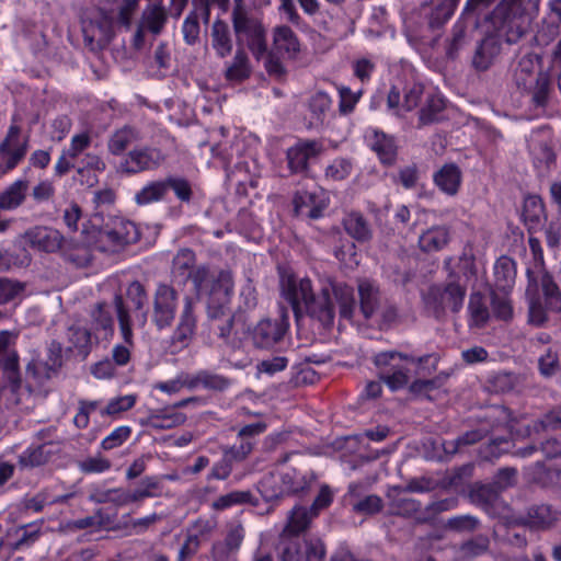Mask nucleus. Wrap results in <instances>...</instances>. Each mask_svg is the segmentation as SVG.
Here are the masks:
<instances>
[{"label": "nucleus", "mask_w": 561, "mask_h": 561, "mask_svg": "<svg viewBox=\"0 0 561 561\" xmlns=\"http://www.w3.org/2000/svg\"><path fill=\"white\" fill-rule=\"evenodd\" d=\"M540 62V57L535 54H526L523 56L514 70V82L518 89L530 91L538 72L536 66Z\"/></svg>", "instance_id": "obj_25"}, {"label": "nucleus", "mask_w": 561, "mask_h": 561, "mask_svg": "<svg viewBox=\"0 0 561 561\" xmlns=\"http://www.w3.org/2000/svg\"><path fill=\"white\" fill-rule=\"evenodd\" d=\"M450 241V229L435 226L424 231L419 238V247L425 253L443 250Z\"/></svg>", "instance_id": "obj_28"}, {"label": "nucleus", "mask_w": 561, "mask_h": 561, "mask_svg": "<svg viewBox=\"0 0 561 561\" xmlns=\"http://www.w3.org/2000/svg\"><path fill=\"white\" fill-rule=\"evenodd\" d=\"M167 192L172 190L175 196L183 203H190L193 196V191L190 182L184 178L168 176L164 179Z\"/></svg>", "instance_id": "obj_58"}, {"label": "nucleus", "mask_w": 561, "mask_h": 561, "mask_svg": "<svg viewBox=\"0 0 561 561\" xmlns=\"http://www.w3.org/2000/svg\"><path fill=\"white\" fill-rule=\"evenodd\" d=\"M96 248L102 252H118L139 239L138 229L129 220L114 217L103 226L93 227Z\"/></svg>", "instance_id": "obj_6"}, {"label": "nucleus", "mask_w": 561, "mask_h": 561, "mask_svg": "<svg viewBox=\"0 0 561 561\" xmlns=\"http://www.w3.org/2000/svg\"><path fill=\"white\" fill-rule=\"evenodd\" d=\"M345 232L359 243L371 240L373 230L368 220L357 211L348 213L342 220Z\"/></svg>", "instance_id": "obj_27"}, {"label": "nucleus", "mask_w": 561, "mask_h": 561, "mask_svg": "<svg viewBox=\"0 0 561 561\" xmlns=\"http://www.w3.org/2000/svg\"><path fill=\"white\" fill-rule=\"evenodd\" d=\"M402 485H396L387 492L390 513L405 518H413L417 524V517L422 515V504L419 500L409 497Z\"/></svg>", "instance_id": "obj_16"}, {"label": "nucleus", "mask_w": 561, "mask_h": 561, "mask_svg": "<svg viewBox=\"0 0 561 561\" xmlns=\"http://www.w3.org/2000/svg\"><path fill=\"white\" fill-rule=\"evenodd\" d=\"M232 30L237 45L244 47V42L253 56L259 60L267 51L266 30L262 20L249 8L231 11Z\"/></svg>", "instance_id": "obj_3"}, {"label": "nucleus", "mask_w": 561, "mask_h": 561, "mask_svg": "<svg viewBox=\"0 0 561 561\" xmlns=\"http://www.w3.org/2000/svg\"><path fill=\"white\" fill-rule=\"evenodd\" d=\"M233 289V280L230 272L221 271L218 274V282L210 290L207 304V318L209 324L218 322L227 314H234L228 307L229 297Z\"/></svg>", "instance_id": "obj_11"}, {"label": "nucleus", "mask_w": 561, "mask_h": 561, "mask_svg": "<svg viewBox=\"0 0 561 561\" xmlns=\"http://www.w3.org/2000/svg\"><path fill=\"white\" fill-rule=\"evenodd\" d=\"M523 217L528 233H538L547 222L542 199L538 195L527 196L524 201Z\"/></svg>", "instance_id": "obj_20"}, {"label": "nucleus", "mask_w": 561, "mask_h": 561, "mask_svg": "<svg viewBox=\"0 0 561 561\" xmlns=\"http://www.w3.org/2000/svg\"><path fill=\"white\" fill-rule=\"evenodd\" d=\"M211 46L219 58H226L232 51V38L228 24L217 19L211 25Z\"/></svg>", "instance_id": "obj_32"}, {"label": "nucleus", "mask_w": 561, "mask_h": 561, "mask_svg": "<svg viewBox=\"0 0 561 561\" xmlns=\"http://www.w3.org/2000/svg\"><path fill=\"white\" fill-rule=\"evenodd\" d=\"M359 311L368 320L381 306V293L379 286L369 279H358L357 282Z\"/></svg>", "instance_id": "obj_18"}, {"label": "nucleus", "mask_w": 561, "mask_h": 561, "mask_svg": "<svg viewBox=\"0 0 561 561\" xmlns=\"http://www.w3.org/2000/svg\"><path fill=\"white\" fill-rule=\"evenodd\" d=\"M198 386L209 390L222 391L230 386V380L225 376L203 370L187 382L188 388H196Z\"/></svg>", "instance_id": "obj_42"}, {"label": "nucleus", "mask_w": 561, "mask_h": 561, "mask_svg": "<svg viewBox=\"0 0 561 561\" xmlns=\"http://www.w3.org/2000/svg\"><path fill=\"white\" fill-rule=\"evenodd\" d=\"M140 139L139 131L129 125L116 129L107 140V150L113 156H121L128 147Z\"/></svg>", "instance_id": "obj_31"}, {"label": "nucleus", "mask_w": 561, "mask_h": 561, "mask_svg": "<svg viewBox=\"0 0 561 561\" xmlns=\"http://www.w3.org/2000/svg\"><path fill=\"white\" fill-rule=\"evenodd\" d=\"M459 0H431L427 14L428 26L432 30L443 26L453 15Z\"/></svg>", "instance_id": "obj_37"}, {"label": "nucleus", "mask_w": 561, "mask_h": 561, "mask_svg": "<svg viewBox=\"0 0 561 561\" xmlns=\"http://www.w3.org/2000/svg\"><path fill=\"white\" fill-rule=\"evenodd\" d=\"M467 295V287L458 280L446 278L430 286L422 295L425 312L436 320H445L447 313H458Z\"/></svg>", "instance_id": "obj_2"}, {"label": "nucleus", "mask_w": 561, "mask_h": 561, "mask_svg": "<svg viewBox=\"0 0 561 561\" xmlns=\"http://www.w3.org/2000/svg\"><path fill=\"white\" fill-rule=\"evenodd\" d=\"M62 346L61 343L53 341L48 346L46 360L32 359L25 368L26 388L32 391L30 379L35 386H43L47 380L57 376L62 366Z\"/></svg>", "instance_id": "obj_9"}, {"label": "nucleus", "mask_w": 561, "mask_h": 561, "mask_svg": "<svg viewBox=\"0 0 561 561\" xmlns=\"http://www.w3.org/2000/svg\"><path fill=\"white\" fill-rule=\"evenodd\" d=\"M51 456V451L47 450V445L43 444L35 448H28L19 457V463L22 467H38L46 463Z\"/></svg>", "instance_id": "obj_55"}, {"label": "nucleus", "mask_w": 561, "mask_h": 561, "mask_svg": "<svg viewBox=\"0 0 561 561\" xmlns=\"http://www.w3.org/2000/svg\"><path fill=\"white\" fill-rule=\"evenodd\" d=\"M282 466L280 482L288 496L307 492L316 480V474L309 461L297 453L286 454L276 461Z\"/></svg>", "instance_id": "obj_5"}, {"label": "nucleus", "mask_w": 561, "mask_h": 561, "mask_svg": "<svg viewBox=\"0 0 561 561\" xmlns=\"http://www.w3.org/2000/svg\"><path fill=\"white\" fill-rule=\"evenodd\" d=\"M234 314H227L225 319L209 324L213 331L224 344L231 351H237L241 347V340L233 335Z\"/></svg>", "instance_id": "obj_38"}, {"label": "nucleus", "mask_w": 561, "mask_h": 561, "mask_svg": "<svg viewBox=\"0 0 561 561\" xmlns=\"http://www.w3.org/2000/svg\"><path fill=\"white\" fill-rule=\"evenodd\" d=\"M178 299L179 293L173 286L158 284L152 301V321L158 329L171 327L178 309Z\"/></svg>", "instance_id": "obj_12"}, {"label": "nucleus", "mask_w": 561, "mask_h": 561, "mask_svg": "<svg viewBox=\"0 0 561 561\" xmlns=\"http://www.w3.org/2000/svg\"><path fill=\"white\" fill-rule=\"evenodd\" d=\"M551 91L550 76L547 72L539 71L530 89L533 102L536 106L543 107L548 104Z\"/></svg>", "instance_id": "obj_50"}, {"label": "nucleus", "mask_w": 561, "mask_h": 561, "mask_svg": "<svg viewBox=\"0 0 561 561\" xmlns=\"http://www.w3.org/2000/svg\"><path fill=\"white\" fill-rule=\"evenodd\" d=\"M186 421L184 413L176 411H160L149 416V423L154 428L169 430L182 425Z\"/></svg>", "instance_id": "obj_52"}, {"label": "nucleus", "mask_w": 561, "mask_h": 561, "mask_svg": "<svg viewBox=\"0 0 561 561\" xmlns=\"http://www.w3.org/2000/svg\"><path fill=\"white\" fill-rule=\"evenodd\" d=\"M323 151L322 145L317 140H300L287 150L286 158L291 173L308 171L309 161L317 159Z\"/></svg>", "instance_id": "obj_15"}, {"label": "nucleus", "mask_w": 561, "mask_h": 561, "mask_svg": "<svg viewBox=\"0 0 561 561\" xmlns=\"http://www.w3.org/2000/svg\"><path fill=\"white\" fill-rule=\"evenodd\" d=\"M457 504L456 497L433 501L423 508L422 515L417 517V524H433L439 514L455 508Z\"/></svg>", "instance_id": "obj_43"}, {"label": "nucleus", "mask_w": 561, "mask_h": 561, "mask_svg": "<svg viewBox=\"0 0 561 561\" xmlns=\"http://www.w3.org/2000/svg\"><path fill=\"white\" fill-rule=\"evenodd\" d=\"M168 18V10L163 5V1H156L145 8L140 23L147 32L158 36L164 30Z\"/></svg>", "instance_id": "obj_23"}, {"label": "nucleus", "mask_w": 561, "mask_h": 561, "mask_svg": "<svg viewBox=\"0 0 561 561\" xmlns=\"http://www.w3.org/2000/svg\"><path fill=\"white\" fill-rule=\"evenodd\" d=\"M445 270L448 272L447 278L450 280H458L468 288V283L476 278L477 266L474 255L469 252H463L458 260L456 266H451V259L444 262Z\"/></svg>", "instance_id": "obj_22"}, {"label": "nucleus", "mask_w": 561, "mask_h": 561, "mask_svg": "<svg viewBox=\"0 0 561 561\" xmlns=\"http://www.w3.org/2000/svg\"><path fill=\"white\" fill-rule=\"evenodd\" d=\"M492 24L506 32V41L516 43L528 30L529 18L522 0H502L491 12Z\"/></svg>", "instance_id": "obj_7"}, {"label": "nucleus", "mask_w": 561, "mask_h": 561, "mask_svg": "<svg viewBox=\"0 0 561 561\" xmlns=\"http://www.w3.org/2000/svg\"><path fill=\"white\" fill-rule=\"evenodd\" d=\"M251 76V65L243 46H238L231 64L225 70L228 81L241 82Z\"/></svg>", "instance_id": "obj_36"}, {"label": "nucleus", "mask_w": 561, "mask_h": 561, "mask_svg": "<svg viewBox=\"0 0 561 561\" xmlns=\"http://www.w3.org/2000/svg\"><path fill=\"white\" fill-rule=\"evenodd\" d=\"M259 491L267 502L288 496L280 482V470L265 474L259 482Z\"/></svg>", "instance_id": "obj_40"}, {"label": "nucleus", "mask_w": 561, "mask_h": 561, "mask_svg": "<svg viewBox=\"0 0 561 561\" xmlns=\"http://www.w3.org/2000/svg\"><path fill=\"white\" fill-rule=\"evenodd\" d=\"M314 517L309 508L295 506L289 512L287 523L280 533V540L294 539L307 531Z\"/></svg>", "instance_id": "obj_19"}, {"label": "nucleus", "mask_w": 561, "mask_h": 561, "mask_svg": "<svg viewBox=\"0 0 561 561\" xmlns=\"http://www.w3.org/2000/svg\"><path fill=\"white\" fill-rule=\"evenodd\" d=\"M285 312L278 319H263L252 330L251 339L257 348H271L280 342L288 330Z\"/></svg>", "instance_id": "obj_14"}, {"label": "nucleus", "mask_w": 561, "mask_h": 561, "mask_svg": "<svg viewBox=\"0 0 561 561\" xmlns=\"http://www.w3.org/2000/svg\"><path fill=\"white\" fill-rule=\"evenodd\" d=\"M468 44L467 30L463 23H456L451 30V38L448 41L446 55L455 59L460 49Z\"/></svg>", "instance_id": "obj_57"}, {"label": "nucleus", "mask_w": 561, "mask_h": 561, "mask_svg": "<svg viewBox=\"0 0 561 561\" xmlns=\"http://www.w3.org/2000/svg\"><path fill=\"white\" fill-rule=\"evenodd\" d=\"M68 342L70 345L66 353H72L82 360L88 357L93 346L91 332L82 327L72 325L68 329Z\"/></svg>", "instance_id": "obj_29"}, {"label": "nucleus", "mask_w": 561, "mask_h": 561, "mask_svg": "<svg viewBox=\"0 0 561 561\" xmlns=\"http://www.w3.org/2000/svg\"><path fill=\"white\" fill-rule=\"evenodd\" d=\"M188 279L192 280L197 296L204 293L210 295L211 288L218 282V276L215 278L206 265H199L188 274Z\"/></svg>", "instance_id": "obj_48"}, {"label": "nucleus", "mask_w": 561, "mask_h": 561, "mask_svg": "<svg viewBox=\"0 0 561 561\" xmlns=\"http://www.w3.org/2000/svg\"><path fill=\"white\" fill-rule=\"evenodd\" d=\"M438 482L430 477H417L410 479L402 490L409 493H428L436 490Z\"/></svg>", "instance_id": "obj_64"}, {"label": "nucleus", "mask_w": 561, "mask_h": 561, "mask_svg": "<svg viewBox=\"0 0 561 561\" xmlns=\"http://www.w3.org/2000/svg\"><path fill=\"white\" fill-rule=\"evenodd\" d=\"M194 309V298L191 296H185L183 310L180 316V322L173 335L174 341L185 343L193 337L197 323Z\"/></svg>", "instance_id": "obj_24"}, {"label": "nucleus", "mask_w": 561, "mask_h": 561, "mask_svg": "<svg viewBox=\"0 0 561 561\" xmlns=\"http://www.w3.org/2000/svg\"><path fill=\"white\" fill-rule=\"evenodd\" d=\"M335 304L341 318H353L356 305L353 287L329 278L319 295L311 298L304 313L318 321L323 329L330 330L334 325Z\"/></svg>", "instance_id": "obj_1"}, {"label": "nucleus", "mask_w": 561, "mask_h": 561, "mask_svg": "<svg viewBox=\"0 0 561 561\" xmlns=\"http://www.w3.org/2000/svg\"><path fill=\"white\" fill-rule=\"evenodd\" d=\"M201 21L203 15L192 7L182 24V36L186 45L195 46L201 43Z\"/></svg>", "instance_id": "obj_41"}, {"label": "nucleus", "mask_w": 561, "mask_h": 561, "mask_svg": "<svg viewBox=\"0 0 561 561\" xmlns=\"http://www.w3.org/2000/svg\"><path fill=\"white\" fill-rule=\"evenodd\" d=\"M131 491L136 503L167 494L164 492L163 477L158 476H146L141 478Z\"/></svg>", "instance_id": "obj_34"}, {"label": "nucleus", "mask_w": 561, "mask_h": 561, "mask_svg": "<svg viewBox=\"0 0 561 561\" xmlns=\"http://www.w3.org/2000/svg\"><path fill=\"white\" fill-rule=\"evenodd\" d=\"M28 244L38 251L53 253L60 251L65 238L53 228L35 227L25 233Z\"/></svg>", "instance_id": "obj_17"}, {"label": "nucleus", "mask_w": 561, "mask_h": 561, "mask_svg": "<svg viewBox=\"0 0 561 561\" xmlns=\"http://www.w3.org/2000/svg\"><path fill=\"white\" fill-rule=\"evenodd\" d=\"M539 370L545 377H551L561 371V360L557 352L551 348L539 358Z\"/></svg>", "instance_id": "obj_62"}, {"label": "nucleus", "mask_w": 561, "mask_h": 561, "mask_svg": "<svg viewBox=\"0 0 561 561\" xmlns=\"http://www.w3.org/2000/svg\"><path fill=\"white\" fill-rule=\"evenodd\" d=\"M446 108L445 100L438 94H428L424 105L419 112L417 127L436 124L443 119Z\"/></svg>", "instance_id": "obj_30"}, {"label": "nucleus", "mask_w": 561, "mask_h": 561, "mask_svg": "<svg viewBox=\"0 0 561 561\" xmlns=\"http://www.w3.org/2000/svg\"><path fill=\"white\" fill-rule=\"evenodd\" d=\"M522 381V376L511 371H499L489 378L490 387L496 392L513 391Z\"/></svg>", "instance_id": "obj_53"}, {"label": "nucleus", "mask_w": 561, "mask_h": 561, "mask_svg": "<svg viewBox=\"0 0 561 561\" xmlns=\"http://www.w3.org/2000/svg\"><path fill=\"white\" fill-rule=\"evenodd\" d=\"M25 288V284L9 278H0V305L15 299Z\"/></svg>", "instance_id": "obj_61"}, {"label": "nucleus", "mask_w": 561, "mask_h": 561, "mask_svg": "<svg viewBox=\"0 0 561 561\" xmlns=\"http://www.w3.org/2000/svg\"><path fill=\"white\" fill-rule=\"evenodd\" d=\"M489 428L481 427L463 433L455 440L449 443V445L453 447L450 451L456 453L460 447L477 444L478 442L482 440L489 434Z\"/></svg>", "instance_id": "obj_60"}, {"label": "nucleus", "mask_w": 561, "mask_h": 561, "mask_svg": "<svg viewBox=\"0 0 561 561\" xmlns=\"http://www.w3.org/2000/svg\"><path fill=\"white\" fill-rule=\"evenodd\" d=\"M92 318L95 323V329H102L106 332L113 333L114 321L105 302H98L95 305Z\"/></svg>", "instance_id": "obj_63"}, {"label": "nucleus", "mask_w": 561, "mask_h": 561, "mask_svg": "<svg viewBox=\"0 0 561 561\" xmlns=\"http://www.w3.org/2000/svg\"><path fill=\"white\" fill-rule=\"evenodd\" d=\"M196 257L195 253L190 249H181L173 257L172 262V274L175 277H183L188 279V274L193 272L195 266Z\"/></svg>", "instance_id": "obj_46"}, {"label": "nucleus", "mask_w": 561, "mask_h": 561, "mask_svg": "<svg viewBox=\"0 0 561 561\" xmlns=\"http://www.w3.org/2000/svg\"><path fill=\"white\" fill-rule=\"evenodd\" d=\"M283 297L290 304L296 318L302 316L307 305L314 296L309 278H297L294 275L283 276L280 279Z\"/></svg>", "instance_id": "obj_13"}, {"label": "nucleus", "mask_w": 561, "mask_h": 561, "mask_svg": "<svg viewBox=\"0 0 561 561\" xmlns=\"http://www.w3.org/2000/svg\"><path fill=\"white\" fill-rule=\"evenodd\" d=\"M165 161L161 149L150 146L135 148L119 162L117 171L123 174H137L158 169Z\"/></svg>", "instance_id": "obj_10"}, {"label": "nucleus", "mask_w": 561, "mask_h": 561, "mask_svg": "<svg viewBox=\"0 0 561 561\" xmlns=\"http://www.w3.org/2000/svg\"><path fill=\"white\" fill-rule=\"evenodd\" d=\"M371 149L377 153L383 164L391 165L397 158L394 139L382 131H375Z\"/></svg>", "instance_id": "obj_39"}, {"label": "nucleus", "mask_w": 561, "mask_h": 561, "mask_svg": "<svg viewBox=\"0 0 561 561\" xmlns=\"http://www.w3.org/2000/svg\"><path fill=\"white\" fill-rule=\"evenodd\" d=\"M491 307L493 314L503 321H508L513 318V307L507 293L495 290L491 294Z\"/></svg>", "instance_id": "obj_54"}, {"label": "nucleus", "mask_w": 561, "mask_h": 561, "mask_svg": "<svg viewBox=\"0 0 561 561\" xmlns=\"http://www.w3.org/2000/svg\"><path fill=\"white\" fill-rule=\"evenodd\" d=\"M251 504L256 505L257 500L254 499L250 491H232L230 493L220 495L213 503V508L216 511H222L233 505Z\"/></svg>", "instance_id": "obj_45"}, {"label": "nucleus", "mask_w": 561, "mask_h": 561, "mask_svg": "<svg viewBox=\"0 0 561 561\" xmlns=\"http://www.w3.org/2000/svg\"><path fill=\"white\" fill-rule=\"evenodd\" d=\"M352 508L355 513L363 515H374L383 508V501L380 496L370 494L353 503Z\"/></svg>", "instance_id": "obj_59"}, {"label": "nucleus", "mask_w": 561, "mask_h": 561, "mask_svg": "<svg viewBox=\"0 0 561 561\" xmlns=\"http://www.w3.org/2000/svg\"><path fill=\"white\" fill-rule=\"evenodd\" d=\"M167 195V186L164 180L152 181L144 186L135 196L138 205H148L162 201Z\"/></svg>", "instance_id": "obj_49"}, {"label": "nucleus", "mask_w": 561, "mask_h": 561, "mask_svg": "<svg viewBox=\"0 0 561 561\" xmlns=\"http://www.w3.org/2000/svg\"><path fill=\"white\" fill-rule=\"evenodd\" d=\"M82 33L85 46L93 53L101 51L114 36L113 18L103 10H96L82 19Z\"/></svg>", "instance_id": "obj_8"}, {"label": "nucleus", "mask_w": 561, "mask_h": 561, "mask_svg": "<svg viewBox=\"0 0 561 561\" xmlns=\"http://www.w3.org/2000/svg\"><path fill=\"white\" fill-rule=\"evenodd\" d=\"M501 492L491 483H476L470 490V499L473 503L482 506L493 505Z\"/></svg>", "instance_id": "obj_51"}, {"label": "nucleus", "mask_w": 561, "mask_h": 561, "mask_svg": "<svg viewBox=\"0 0 561 561\" xmlns=\"http://www.w3.org/2000/svg\"><path fill=\"white\" fill-rule=\"evenodd\" d=\"M11 335L3 331L0 332V370L2 378L7 381L5 386L0 385V398L5 397L8 408L21 404L19 391L22 388V379L19 370V356L10 346Z\"/></svg>", "instance_id": "obj_4"}, {"label": "nucleus", "mask_w": 561, "mask_h": 561, "mask_svg": "<svg viewBox=\"0 0 561 561\" xmlns=\"http://www.w3.org/2000/svg\"><path fill=\"white\" fill-rule=\"evenodd\" d=\"M60 251L64 259L76 267H87L92 262L90 248L77 241L65 239Z\"/></svg>", "instance_id": "obj_35"}, {"label": "nucleus", "mask_w": 561, "mask_h": 561, "mask_svg": "<svg viewBox=\"0 0 561 561\" xmlns=\"http://www.w3.org/2000/svg\"><path fill=\"white\" fill-rule=\"evenodd\" d=\"M496 286L501 289L511 287L516 276L515 263L507 256H501L494 266Z\"/></svg>", "instance_id": "obj_44"}, {"label": "nucleus", "mask_w": 561, "mask_h": 561, "mask_svg": "<svg viewBox=\"0 0 561 561\" xmlns=\"http://www.w3.org/2000/svg\"><path fill=\"white\" fill-rule=\"evenodd\" d=\"M470 324L477 328H482L486 324L490 312L483 301V296L480 293L470 295L469 305Z\"/></svg>", "instance_id": "obj_47"}, {"label": "nucleus", "mask_w": 561, "mask_h": 561, "mask_svg": "<svg viewBox=\"0 0 561 561\" xmlns=\"http://www.w3.org/2000/svg\"><path fill=\"white\" fill-rule=\"evenodd\" d=\"M434 182L444 193L455 195L461 183V171L455 163H447L435 173Z\"/></svg>", "instance_id": "obj_33"}, {"label": "nucleus", "mask_w": 561, "mask_h": 561, "mask_svg": "<svg viewBox=\"0 0 561 561\" xmlns=\"http://www.w3.org/2000/svg\"><path fill=\"white\" fill-rule=\"evenodd\" d=\"M527 515L531 525L536 527H549L557 520V513L546 504L531 506Z\"/></svg>", "instance_id": "obj_56"}, {"label": "nucleus", "mask_w": 561, "mask_h": 561, "mask_svg": "<svg viewBox=\"0 0 561 561\" xmlns=\"http://www.w3.org/2000/svg\"><path fill=\"white\" fill-rule=\"evenodd\" d=\"M273 46L275 50L286 54L288 58H296L300 51V42L288 25H278L273 28Z\"/></svg>", "instance_id": "obj_26"}, {"label": "nucleus", "mask_w": 561, "mask_h": 561, "mask_svg": "<svg viewBox=\"0 0 561 561\" xmlns=\"http://www.w3.org/2000/svg\"><path fill=\"white\" fill-rule=\"evenodd\" d=\"M501 53V43L493 36L483 38L477 46L471 65L477 71H486Z\"/></svg>", "instance_id": "obj_21"}]
</instances>
